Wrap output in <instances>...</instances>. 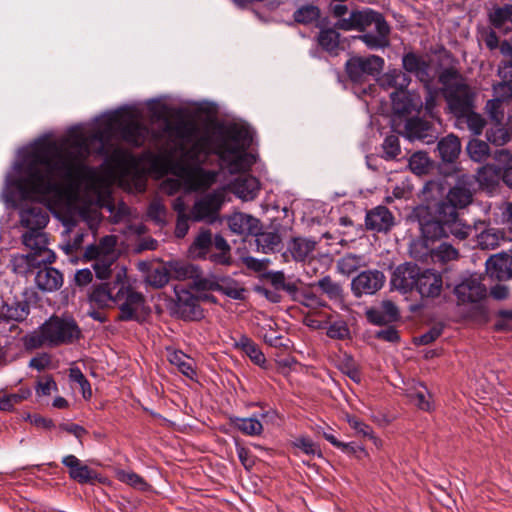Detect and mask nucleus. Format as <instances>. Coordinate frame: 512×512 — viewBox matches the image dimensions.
I'll use <instances>...</instances> for the list:
<instances>
[{
    "label": "nucleus",
    "mask_w": 512,
    "mask_h": 512,
    "mask_svg": "<svg viewBox=\"0 0 512 512\" xmlns=\"http://www.w3.org/2000/svg\"><path fill=\"white\" fill-rule=\"evenodd\" d=\"M117 479L139 491H148L150 488L147 481L133 471L119 470L117 472Z\"/></svg>",
    "instance_id": "obj_52"
},
{
    "label": "nucleus",
    "mask_w": 512,
    "mask_h": 512,
    "mask_svg": "<svg viewBox=\"0 0 512 512\" xmlns=\"http://www.w3.org/2000/svg\"><path fill=\"white\" fill-rule=\"evenodd\" d=\"M234 347L245 353L254 364L263 366L266 363L263 352L248 336L240 335L238 339H235Z\"/></svg>",
    "instance_id": "obj_36"
},
{
    "label": "nucleus",
    "mask_w": 512,
    "mask_h": 512,
    "mask_svg": "<svg viewBox=\"0 0 512 512\" xmlns=\"http://www.w3.org/2000/svg\"><path fill=\"white\" fill-rule=\"evenodd\" d=\"M486 273L491 279L506 281L512 278V256L496 254L486 261Z\"/></svg>",
    "instance_id": "obj_20"
},
{
    "label": "nucleus",
    "mask_w": 512,
    "mask_h": 512,
    "mask_svg": "<svg viewBox=\"0 0 512 512\" xmlns=\"http://www.w3.org/2000/svg\"><path fill=\"white\" fill-rule=\"evenodd\" d=\"M148 217L158 225L165 223L166 209L159 201H153L147 211Z\"/></svg>",
    "instance_id": "obj_62"
},
{
    "label": "nucleus",
    "mask_w": 512,
    "mask_h": 512,
    "mask_svg": "<svg viewBox=\"0 0 512 512\" xmlns=\"http://www.w3.org/2000/svg\"><path fill=\"white\" fill-rule=\"evenodd\" d=\"M62 273L52 267H47L38 270L35 276L36 286L44 292H54L59 290L63 285Z\"/></svg>",
    "instance_id": "obj_26"
},
{
    "label": "nucleus",
    "mask_w": 512,
    "mask_h": 512,
    "mask_svg": "<svg viewBox=\"0 0 512 512\" xmlns=\"http://www.w3.org/2000/svg\"><path fill=\"white\" fill-rule=\"evenodd\" d=\"M231 423L235 428L245 435L258 436L263 431L262 423L256 417L231 419Z\"/></svg>",
    "instance_id": "obj_47"
},
{
    "label": "nucleus",
    "mask_w": 512,
    "mask_h": 512,
    "mask_svg": "<svg viewBox=\"0 0 512 512\" xmlns=\"http://www.w3.org/2000/svg\"><path fill=\"white\" fill-rule=\"evenodd\" d=\"M255 236V244L257 246V251L268 254L274 253L281 249L282 239L278 232L276 231H263L260 232V229L253 233Z\"/></svg>",
    "instance_id": "obj_35"
},
{
    "label": "nucleus",
    "mask_w": 512,
    "mask_h": 512,
    "mask_svg": "<svg viewBox=\"0 0 512 512\" xmlns=\"http://www.w3.org/2000/svg\"><path fill=\"white\" fill-rule=\"evenodd\" d=\"M460 118L465 119L468 129L475 135H480L486 125V121L482 115L474 112L473 109L467 113H463Z\"/></svg>",
    "instance_id": "obj_57"
},
{
    "label": "nucleus",
    "mask_w": 512,
    "mask_h": 512,
    "mask_svg": "<svg viewBox=\"0 0 512 512\" xmlns=\"http://www.w3.org/2000/svg\"><path fill=\"white\" fill-rule=\"evenodd\" d=\"M439 156L444 162H454L461 151V143L458 137L454 135H448L442 138L437 145Z\"/></svg>",
    "instance_id": "obj_38"
},
{
    "label": "nucleus",
    "mask_w": 512,
    "mask_h": 512,
    "mask_svg": "<svg viewBox=\"0 0 512 512\" xmlns=\"http://www.w3.org/2000/svg\"><path fill=\"white\" fill-rule=\"evenodd\" d=\"M117 291L114 296V305L118 307L120 321H138L145 309L144 296L127 286L123 281H115Z\"/></svg>",
    "instance_id": "obj_8"
},
{
    "label": "nucleus",
    "mask_w": 512,
    "mask_h": 512,
    "mask_svg": "<svg viewBox=\"0 0 512 512\" xmlns=\"http://www.w3.org/2000/svg\"><path fill=\"white\" fill-rule=\"evenodd\" d=\"M437 220H429L421 222V231L423 236L429 240H436L448 237L449 234L463 240L469 235V226L464 225L461 221L451 220L439 211L437 207Z\"/></svg>",
    "instance_id": "obj_9"
},
{
    "label": "nucleus",
    "mask_w": 512,
    "mask_h": 512,
    "mask_svg": "<svg viewBox=\"0 0 512 512\" xmlns=\"http://www.w3.org/2000/svg\"><path fill=\"white\" fill-rule=\"evenodd\" d=\"M23 245L30 250L28 254H17L11 259L12 269L19 275H28L41 265L52 264L56 255L48 248L49 240L43 235H22Z\"/></svg>",
    "instance_id": "obj_5"
},
{
    "label": "nucleus",
    "mask_w": 512,
    "mask_h": 512,
    "mask_svg": "<svg viewBox=\"0 0 512 512\" xmlns=\"http://www.w3.org/2000/svg\"><path fill=\"white\" fill-rule=\"evenodd\" d=\"M502 176V169L495 165L487 164L478 169L475 178V183L478 182L481 186L493 187L496 185Z\"/></svg>",
    "instance_id": "obj_45"
},
{
    "label": "nucleus",
    "mask_w": 512,
    "mask_h": 512,
    "mask_svg": "<svg viewBox=\"0 0 512 512\" xmlns=\"http://www.w3.org/2000/svg\"><path fill=\"white\" fill-rule=\"evenodd\" d=\"M168 360L186 377L193 379L196 376L194 360L182 351L173 350L169 352Z\"/></svg>",
    "instance_id": "obj_43"
},
{
    "label": "nucleus",
    "mask_w": 512,
    "mask_h": 512,
    "mask_svg": "<svg viewBox=\"0 0 512 512\" xmlns=\"http://www.w3.org/2000/svg\"><path fill=\"white\" fill-rule=\"evenodd\" d=\"M259 190V180L251 175L239 177L232 184L233 193L244 201H251L256 198Z\"/></svg>",
    "instance_id": "obj_32"
},
{
    "label": "nucleus",
    "mask_w": 512,
    "mask_h": 512,
    "mask_svg": "<svg viewBox=\"0 0 512 512\" xmlns=\"http://www.w3.org/2000/svg\"><path fill=\"white\" fill-rule=\"evenodd\" d=\"M30 307L26 301H14L5 303L0 310V322L17 321L21 322L29 315Z\"/></svg>",
    "instance_id": "obj_37"
},
{
    "label": "nucleus",
    "mask_w": 512,
    "mask_h": 512,
    "mask_svg": "<svg viewBox=\"0 0 512 512\" xmlns=\"http://www.w3.org/2000/svg\"><path fill=\"white\" fill-rule=\"evenodd\" d=\"M316 285L330 300H343V288L341 284L335 282L330 276H325L321 278L320 280H318Z\"/></svg>",
    "instance_id": "obj_50"
},
{
    "label": "nucleus",
    "mask_w": 512,
    "mask_h": 512,
    "mask_svg": "<svg viewBox=\"0 0 512 512\" xmlns=\"http://www.w3.org/2000/svg\"><path fill=\"white\" fill-rule=\"evenodd\" d=\"M340 34L335 28L321 29L318 35L319 46L329 52L337 54Z\"/></svg>",
    "instance_id": "obj_48"
},
{
    "label": "nucleus",
    "mask_w": 512,
    "mask_h": 512,
    "mask_svg": "<svg viewBox=\"0 0 512 512\" xmlns=\"http://www.w3.org/2000/svg\"><path fill=\"white\" fill-rule=\"evenodd\" d=\"M384 66V59L380 56L352 57L346 63V72L354 83H363L366 77L377 76Z\"/></svg>",
    "instance_id": "obj_10"
},
{
    "label": "nucleus",
    "mask_w": 512,
    "mask_h": 512,
    "mask_svg": "<svg viewBox=\"0 0 512 512\" xmlns=\"http://www.w3.org/2000/svg\"><path fill=\"white\" fill-rule=\"evenodd\" d=\"M99 208H106L113 216L114 222H119L127 214L128 207L125 204H121L115 212V206L109 200L102 198L99 193H95L93 201L89 205L81 207L79 214L83 220H85L89 226L99 220Z\"/></svg>",
    "instance_id": "obj_12"
},
{
    "label": "nucleus",
    "mask_w": 512,
    "mask_h": 512,
    "mask_svg": "<svg viewBox=\"0 0 512 512\" xmlns=\"http://www.w3.org/2000/svg\"><path fill=\"white\" fill-rule=\"evenodd\" d=\"M223 204V194L212 192L198 199L191 210V218L195 221L214 220Z\"/></svg>",
    "instance_id": "obj_17"
},
{
    "label": "nucleus",
    "mask_w": 512,
    "mask_h": 512,
    "mask_svg": "<svg viewBox=\"0 0 512 512\" xmlns=\"http://www.w3.org/2000/svg\"><path fill=\"white\" fill-rule=\"evenodd\" d=\"M168 269L170 278H175L178 280L193 278L197 272V269L194 265L181 262H170Z\"/></svg>",
    "instance_id": "obj_53"
},
{
    "label": "nucleus",
    "mask_w": 512,
    "mask_h": 512,
    "mask_svg": "<svg viewBox=\"0 0 512 512\" xmlns=\"http://www.w3.org/2000/svg\"><path fill=\"white\" fill-rule=\"evenodd\" d=\"M365 225L368 230L388 232L394 226V216L385 206H377L367 212Z\"/></svg>",
    "instance_id": "obj_23"
},
{
    "label": "nucleus",
    "mask_w": 512,
    "mask_h": 512,
    "mask_svg": "<svg viewBox=\"0 0 512 512\" xmlns=\"http://www.w3.org/2000/svg\"><path fill=\"white\" fill-rule=\"evenodd\" d=\"M81 337V329L73 317L53 315L28 336L26 345L29 348L58 347L72 344Z\"/></svg>",
    "instance_id": "obj_3"
},
{
    "label": "nucleus",
    "mask_w": 512,
    "mask_h": 512,
    "mask_svg": "<svg viewBox=\"0 0 512 512\" xmlns=\"http://www.w3.org/2000/svg\"><path fill=\"white\" fill-rule=\"evenodd\" d=\"M228 226L230 230L238 235L256 233L260 229V221L245 213H234L228 218Z\"/></svg>",
    "instance_id": "obj_30"
},
{
    "label": "nucleus",
    "mask_w": 512,
    "mask_h": 512,
    "mask_svg": "<svg viewBox=\"0 0 512 512\" xmlns=\"http://www.w3.org/2000/svg\"><path fill=\"white\" fill-rule=\"evenodd\" d=\"M166 130L173 131L177 137L186 141L191 140L195 136L197 131L195 125L189 122H179L174 126L167 122Z\"/></svg>",
    "instance_id": "obj_56"
},
{
    "label": "nucleus",
    "mask_w": 512,
    "mask_h": 512,
    "mask_svg": "<svg viewBox=\"0 0 512 512\" xmlns=\"http://www.w3.org/2000/svg\"><path fill=\"white\" fill-rule=\"evenodd\" d=\"M503 120L504 114H502L500 120H494L496 122L495 126L490 128L486 133L487 140L495 146H503L512 138V116L508 119L510 122L509 129L502 125Z\"/></svg>",
    "instance_id": "obj_40"
},
{
    "label": "nucleus",
    "mask_w": 512,
    "mask_h": 512,
    "mask_svg": "<svg viewBox=\"0 0 512 512\" xmlns=\"http://www.w3.org/2000/svg\"><path fill=\"white\" fill-rule=\"evenodd\" d=\"M385 283V275L379 270H366L359 273L351 282V290L356 297L373 295Z\"/></svg>",
    "instance_id": "obj_15"
},
{
    "label": "nucleus",
    "mask_w": 512,
    "mask_h": 512,
    "mask_svg": "<svg viewBox=\"0 0 512 512\" xmlns=\"http://www.w3.org/2000/svg\"><path fill=\"white\" fill-rule=\"evenodd\" d=\"M410 82V77L398 69L390 70L380 78V85L383 88H395L396 91H405Z\"/></svg>",
    "instance_id": "obj_41"
},
{
    "label": "nucleus",
    "mask_w": 512,
    "mask_h": 512,
    "mask_svg": "<svg viewBox=\"0 0 512 512\" xmlns=\"http://www.w3.org/2000/svg\"><path fill=\"white\" fill-rule=\"evenodd\" d=\"M217 291L235 300H242L245 297V289L241 287L238 282L229 277L218 278Z\"/></svg>",
    "instance_id": "obj_49"
},
{
    "label": "nucleus",
    "mask_w": 512,
    "mask_h": 512,
    "mask_svg": "<svg viewBox=\"0 0 512 512\" xmlns=\"http://www.w3.org/2000/svg\"><path fill=\"white\" fill-rule=\"evenodd\" d=\"M375 14L376 12L373 10L353 11L350 13L349 17L338 19L334 24V28L344 31H364L369 27V21L373 20Z\"/></svg>",
    "instance_id": "obj_25"
},
{
    "label": "nucleus",
    "mask_w": 512,
    "mask_h": 512,
    "mask_svg": "<svg viewBox=\"0 0 512 512\" xmlns=\"http://www.w3.org/2000/svg\"><path fill=\"white\" fill-rule=\"evenodd\" d=\"M365 265L364 256L348 253L338 259L336 268L340 274L349 276Z\"/></svg>",
    "instance_id": "obj_44"
},
{
    "label": "nucleus",
    "mask_w": 512,
    "mask_h": 512,
    "mask_svg": "<svg viewBox=\"0 0 512 512\" xmlns=\"http://www.w3.org/2000/svg\"><path fill=\"white\" fill-rule=\"evenodd\" d=\"M327 335L332 339H345L349 336V329L345 322L336 321L327 329Z\"/></svg>",
    "instance_id": "obj_64"
},
{
    "label": "nucleus",
    "mask_w": 512,
    "mask_h": 512,
    "mask_svg": "<svg viewBox=\"0 0 512 512\" xmlns=\"http://www.w3.org/2000/svg\"><path fill=\"white\" fill-rule=\"evenodd\" d=\"M372 25L376 33L367 32L358 36V38L372 50L388 47L390 44V26L381 13L376 12L373 16V20L369 21V27Z\"/></svg>",
    "instance_id": "obj_16"
},
{
    "label": "nucleus",
    "mask_w": 512,
    "mask_h": 512,
    "mask_svg": "<svg viewBox=\"0 0 512 512\" xmlns=\"http://www.w3.org/2000/svg\"><path fill=\"white\" fill-rule=\"evenodd\" d=\"M459 304L478 303L486 297L487 289L478 275L464 278L454 288Z\"/></svg>",
    "instance_id": "obj_14"
},
{
    "label": "nucleus",
    "mask_w": 512,
    "mask_h": 512,
    "mask_svg": "<svg viewBox=\"0 0 512 512\" xmlns=\"http://www.w3.org/2000/svg\"><path fill=\"white\" fill-rule=\"evenodd\" d=\"M251 143L252 134L247 127L237 124L219 127L199 136L180 159L170 163V171L188 190L207 189L216 182L218 172L205 170L202 165L216 155L221 168L230 174L245 172L256 162L255 156L247 152Z\"/></svg>",
    "instance_id": "obj_2"
},
{
    "label": "nucleus",
    "mask_w": 512,
    "mask_h": 512,
    "mask_svg": "<svg viewBox=\"0 0 512 512\" xmlns=\"http://www.w3.org/2000/svg\"><path fill=\"white\" fill-rule=\"evenodd\" d=\"M31 395L29 388H21L16 393L4 395L0 398V410L11 411L16 404H19L23 400L27 399Z\"/></svg>",
    "instance_id": "obj_55"
},
{
    "label": "nucleus",
    "mask_w": 512,
    "mask_h": 512,
    "mask_svg": "<svg viewBox=\"0 0 512 512\" xmlns=\"http://www.w3.org/2000/svg\"><path fill=\"white\" fill-rule=\"evenodd\" d=\"M390 97L393 109L397 114H409L422 107L421 98L406 91H394Z\"/></svg>",
    "instance_id": "obj_31"
},
{
    "label": "nucleus",
    "mask_w": 512,
    "mask_h": 512,
    "mask_svg": "<svg viewBox=\"0 0 512 512\" xmlns=\"http://www.w3.org/2000/svg\"><path fill=\"white\" fill-rule=\"evenodd\" d=\"M488 16L491 25L495 29L503 33L512 30V4L495 5Z\"/></svg>",
    "instance_id": "obj_33"
},
{
    "label": "nucleus",
    "mask_w": 512,
    "mask_h": 512,
    "mask_svg": "<svg viewBox=\"0 0 512 512\" xmlns=\"http://www.w3.org/2000/svg\"><path fill=\"white\" fill-rule=\"evenodd\" d=\"M368 321L374 325H388L400 318L397 306L390 300H384L378 307L366 311Z\"/></svg>",
    "instance_id": "obj_21"
},
{
    "label": "nucleus",
    "mask_w": 512,
    "mask_h": 512,
    "mask_svg": "<svg viewBox=\"0 0 512 512\" xmlns=\"http://www.w3.org/2000/svg\"><path fill=\"white\" fill-rule=\"evenodd\" d=\"M382 146L386 159H395L400 154L399 138L396 135L387 136Z\"/></svg>",
    "instance_id": "obj_61"
},
{
    "label": "nucleus",
    "mask_w": 512,
    "mask_h": 512,
    "mask_svg": "<svg viewBox=\"0 0 512 512\" xmlns=\"http://www.w3.org/2000/svg\"><path fill=\"white\" fill-rule=\"evenodd\" d=\"M317 242L304 237H294L288 243V251L295 261L302 262L309 259L316 248Z\"/></svg>",
    "instance_id": "obj_34"
},
{
    "label": "nucleus",
    "mask_w": 512,
    "mask_h": 512,
    "mask_svg": "<svg viewBox=\"0 0 512 512\" xmlns=\"http://www.w3.org/2000/svg\"><path fill=\"white\" fill-rule=\"evenodd\" d=\"M116 244V236L107 235L102 237L98 244L86 247L84 256L89 260H94L93 269L97 278L102 280L109 278L111 266L118 258Z\"/></svg>",
    "instance_id": "obj_7"
},
{
    "label": "nucleus",
    "mask_w": 512,
    "mask_h": 512,
    "mask_svg": "<svg viewBox=\"0 0 512 512\" xmlns=\"http://www.w3.org/2000/svg\"><path fill=\"white\" fill-rule=\"evenodd\" d=\"M212 245V233L208 229H202L194 239L190 252L199 258H205Z\"/></svg>",
    "instance_id": "obj_46"
},
{
    "label": "nucleus",
    "mask_w": 512,
    "mask_h": 512,
    "mask_svg": "<svg viewBox=\"0 0 512 512\" xmlns=\"http://www.w3.org/2000/svg\"><path fill=\"white\" fill-rule=\"evenodd\" d=\"M409 167L417 175L427 172L429 168V160L425 153H414L409 159Z\"/></svg>",
    "instance_id": "obj_60"
},
{
    "label": "nucleus",
    "mask_w": 512,
    "mask_h": 512,
    "mask_svg": "<svg viewBox=\"0 0 512 512\" xmlns=\"http://www.w3.org/2000/svg\"><path fill=\"white\" fill-rule=\"evenodd\" d=\"M268 278H269L271 284L276 289H283V290H286L289 292L296 290V287L294 284L286 283L285 275L282 271L270 272L268 274Z\"/></svg>",
    "instance_id": "obj_63"
},
{
    "label": "nucleus",
    "mask_w": 512,
    "mask_h": 512,
    "mask_svg": "<svg viewBox=\"0 0 512 512\" xmlns=\"http://www.w3.org/2000/svg\"><path fill=\"white\" fill-rule=\"evenodd\" d=\"M102 140L100 132L86 135L71 133L57 142L36 145L23 160V175L16 185L25 200H45L57 190L55 179L80 182L87 172L84 160L90 154V141Z\"/></svg>",
    "instance_id": "obj_1"
},
{
    "label": "nucleus",
    "mask_w": 512,
    "mask_h": 512,
    "mask_svg": "<svg viewBox=\"0 0 512 512\" xmlns=\"http://www.w3.org/2000/svg\"><path fill=\"white\" fill-rule=\"evenodd\" d=\"M117 288L114 283H103L95 287L90 295V300L99 307H109L114 304V296Z\"/></svg>",
    "instance_id": "obj_42"
},
{
    "label": "nucleus",
    "mask_w": 512,
    "mask_h": 512,
    "mask_svg": "<svg viewBox=\"0 0 512 512\" xmlns=\"http://www.w3.org/2000/svg\"><path fill=\"white\" fill-rule=\"evenodd\" d=\"M474 193V175H459L454 185L447 192L446 197L438 204L439 211L448 217L450 221H461L458 210L464 209L472 203Z\"/></svg>",
    "instance_id": "obj_6"
},
{
    "label": "nucleus",
    "mask_w": 512,
    "mask_h": 512,
    "mask_svg": "<svg viewBox=\"0 0 512 512\" xmlns=\"http://www.w3.org/2000/svg\"><path fill=\"white\" fill-rule=\"evenodd\" d=\"M402 65L407 72L413 73L421 82L428 86L431 80L429 74L430 67L423 57L409 52L403 56Z\"/></svg>",
    "instance_id": "obj_28"
},
{
    "label": "nucleus",
    "mask_w": 512,
    "mask_h": 512,
    "mask_svg": "<svg viewBox=\"0 0 512 512\" xmlns=\"http://www.w3.org/2000/svg\"><path fill=\"white\" fill-rule=\"evenodd\" d=\"M404 136L409 140H420L429 144L436 139V131L431 122L420 117H411L406 120Z\"/></svg>",
    "instance_id": "obj_18"
},
{
    "label": "nucleus",
    "mask_w": 512,
    "mask_h": 512,
    "mask_svg": "<svg viewBox=\"0 0 512 512\" xmlns=\"http://www.w3.org/2000/svg\"><path fill=\"white\" fill-rule=\"evenodd\" d=\"M62 464L69 469L70 478L80 484L91 483L96 478L95 472L74 455L65 456Z\"/></svg>",
    "instance_id": "obj_27"
},
{
    "label": "nucleus",
    "mask_w": 512,
    "mask_h": 512,
    "mask_svg": "<svg viewBox=\"0 0 512 512\" xmlns=\"http://www.w3.org/2000/svg\"><path fill=\"white\" fill-rule=\"evenodd\" d=\"M419 273L420 269L415 264L400 265L393 272L391 285L402 293H408L416 288Z\"/></svg>",
    "instance_id": "obj_19"
},
{
    "label": "nucleus",
    "mask_w": 512,
    "mask_h": 512,
    "mask_svg": "<svg viewBox=\"0 0 512 512\" xmlns=\"http://www.w3.org/2000/svg\"><path fill=\"white\" fill-rule=\"evenodd\" d=\"M442 285V276L433 270L426 269L420 271L415 289L423 298H434L440 295Z\"/></svg>",
    "instance_id": "obj_22"
},
{
    "label": "nucleus",
    "mask_w": 512,
    "mask_h": 512,
    "mask_svg": "<svg viewBox=\"0 0 512 512\" xmlns=\"http://www.w3.org/2000/svg\"><path fill=\"white\" fill-rule=\"evenodd\" d=\"M169 279V269L165 266L157 267L151 270L147 275V282L156 288L165 286L169 282Z\"/></svg>",
    "instance_id": "obj_58"
},
{
    "label": "nucleus",
    "mask_w": 512,
    "mask_h": 512,
    "mask_svg": "<svg viewBox=\"0 0 512 512\" xmlns=\"http://www.w3.org/2000/svg\"><path fill=\"white\" fill-rule=\"evenodd\" d=\"M467 151L473 161L482 162L488 158L490 148L486 142L479 139H472L467 145Z\"/></svg>",
    "instance_id": "obj_54"
},
{
    "label": "nucleus",
    "mask_w": 512,
    "mask_h": 512,
    "mask_svg": "<svg viewBox=\"0 0 512 512\" xmlns=\"http://www.w3.org/2000/svg\"><path fill=\"white\" fill-rule=\"evenodd\" d=\"M177 296V307L182 318L196 320L202 317V309L198 298L184 289L175 290Z\"/></svg>",
    "instance_id": "obj_24"
},
{
    "label": "nucleus",
    "mask_w": 512,
    "mask_h": 512,
    "mask_svg": "<svg viewBox=\"0 0 512 512\" xmlns=\"http://www.w3.org/2000/svg\"><path fill=\"white\" fill-rule=\"evenodd\" d=\"M320 17V9L312 4H307L299 7L293 13L295 22L300 24H312L316 22Z\"/></svg>",
    "instance_id": "obj_51"
},
{
    "label": "nucleus",
    "mask_w": 512,
    "mask_h": 512,
    "mask_svg": "<svg viewBox=\"0 0 512 512\" xmlns=\"http://www.w3.org/2000/svg\"><path fill=\"white\" fill-rule=\"evenodd\" d=\"M120 134L125 142L140 147L147 141L150 130L138 121H130L121 126Z\"/></svg>",
    "instance_id": "obj_29"
},
{
    "label": "nucleus",
    "mask_w": 512,
    "mask_h": 512,
    "mask_svg": "<svg viewBox=\"0 0 512 512\" xmlns=\"http://www.w3.org/2000/svg\"><path fill=\"white\" fill-rule=\"evenodd\" d=\"M49 221L47 208L40 203H30L23 207L20 211L21 225L27 228L23 235L38 236L43 235L48 238L47 234L43 232Z\"/></svg>",
    "instance_id": "obj_11"
},
{
    "label": "nucleus",
    "mask_w": 512,
    "mask_h": 512,
    "mask_svg": "<svg viewBox=\"0 0 512 512\" xmlns=\"http://www.w3.org/2000/svg\"><path fill=\"white\" fill-rule=\"evenodd\" d=\"M174 209L178 212L175 235L178 238H183L189 230V217L184 213L183 204L176 202Z\"/></svg>",
    "instance_id": "obj_59"
},
{
    "label": "nucleus",
    "mask_w": 512,
    "mask_h": 512,
    "mask_svg": "<svg viewBox=\"0 0 512 512\" xmlns=\"http://www.w3.org/2000/svg\"><path fill=\"white\" fill-rule=\"evenodd\" d=\"M494 99L489 100L486 109L492 120H500L505 111L510 110L512 103V79L504 78V81L493 86Z\"/></svg>",
    "instance_id": "obj_13"
},
{
    "label": "nucleus",
    "mask_w": 512,
    "mask_h": 512,
    "mask_svg": "<svg viewBox=\"0 0 512 512\" xmlns=\"http://www.w3.org/2000/svg\"><path fill=\"white\" fill-rule=\"evenodd\" d=\"M506 240L502 229L489 227L477 236V244L481 249L493 250Z\"/></svg>",
    "instance_id": "obj_39"
},
{
    "label": "nucleus",
    "mask_w": 512,
    "mask_h": 512,
    "mask_svg": "<svg viewBox=\"0 0 512 512\" xmlns=\"http://www.w3.org/2000/svg\"><path fill=\"white\" fill-rule=\"evenodd\" d=\"M439 83L449 109L457 118L474 108L475 92L456 69L442 70Z\"/></svg>",
    "instance_id": "obj_4"
}]
</instances>
